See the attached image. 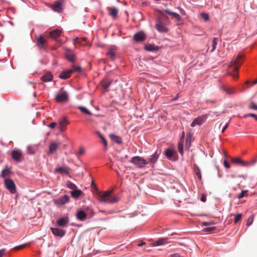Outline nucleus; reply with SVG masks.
Wrapping results in <instances>:
<instances>
[{
  "label": "nucleus",
  "instance_id": "a211bd4d",
  "mask_svg": "<svg viewBox=\"0 0 257 257\" xmlns=\"http://www.w3.org/2000/svg\"><path fill=\"white\" fill-rule=\"evenodd\" d=\"M107 10L109 15L113 18L115 19L117 17L118 13V10L115 7H108Z\"/></svg>",
  "mask_w": 257,
  "mask_h": 257
},
{
  "label": "nucleus",
  "instance_id": "a19ab883",
  "mask_svg": "<svg viewBox=\"0 0 257 257\" xmlns=\"http://www.w3.org/2000/svg\"><path fill=\"white\" fill-rule=\"evenodd\" d=\"M74 44H77L81 46H86V44H83L80 40L79 38L78 37H75L73 39Z\"/></svg>",
  "mask_w": 257,
  "mask_h": 257
},
{
  "label": "nucleus",
  "instance_id": "4d7b16f0",
  "mask_svg": "<svg viewBox=\"0 0 257 257\" xmlns=\"http://www.w3.org/2000/svg\"><path fill=\"white\" fill-rule=\"evenodd\" d=\"M80 40L83 44H86V45H87L88 42H87V39L86 38H85V37L81 38Z\"/></svg>",
  "mask_w": 257,
  "mask_h": 257
},
{
  "label": "nucleus",
  "instance_id": "7c9ffc66",
  "mask_svg": "<svg viewBox=\"0 0 257 257\" xmlns=\"http://www.w3.org/2000/svg\"><path fill=\"white\" fill-rule=\"evenodd\" d=\"M145 49L147 51L154 52L158 50V47L154 45L149 44L145 46Z\"/></svg>",
  "mask_w": 257,
  "mask_h": 257
},
{
  "label": "nucleus",
  "instance_id": "13d9d810",
  "mask_svg": "<svg viewBox=\"0 0 257 257\" xmlns=\"http://www.w3.org/2000/svg\"><path fill=\"white\" fill-rule=\"evenodd\" d=\"M224 166L226 168H230V165L228 163V162L226 160H224L223 162Z\"/></svg>",
  "mask_w": 257,
  "mask_h": 257
},
{
  "label": "nucleus",
  "instance_id": "bf43d9fd",
  "mask_svg": "<svg viewBox=\"0 0 257 257\" xmlns=\"http://www.w3.org/2000/svg\"><path fill=\"white\" fill-rule=\"evenodd\" d=\"M6 249L3 248L0 250V257H3L5 252H6Z\"/></svg>",
  "mask_w": 257,
  "mask_h": 257
},
{
  "label": "nucleus",
  "instance_id": "a878e982",
  "mask_svg": "<svg viewBox=\"0 0 257 257\" xmlns=\"http://www.w3.org/2000/svg\"><path fill=\"white\" fill-rule=\"evenodd\" d=\"M167 243V239L166 238H160L159 240L153 242L152 245L153 246H158L160 245H163Z\"/></svg>",
  "mask_w": 257,
  "mask_h": 257
},
{
  "label": "nucleus",
  "instance_id": "69168bd1",
  "mask_svg": "<svg viewBox=\"0 0 257 257\" xmlns=\"http://www.w3.org/2000/svg\"><path fill=\"white\" fill-rule=\"evenodd\" d=\"M228 123H227L223 127L222 130V133H223L225 130L227 128V127H228Z\"/></svg>",
  "mask_w": 257,
  "mask_h": 257
},
{
  "label": "nucleus",
  "instance_id": "a18cd8bd",
  "mask_svg": "<svg viewBox=\"0 0 257 257\" xmlns=\"http://www.w3.org/2000/svg\"><path fill=\"white\" fill-rule=\"evenodd\" d=\"M194 171L195 172V174L197 176L198 178H199V179L201 180V172H200L199 168L198 167H196L195 168Z\"/></svg>",
  "mask_w": 257,
  "mask_h": 257
},
{
  "label": "nucleus",
  "instance_id": "e2e57ef3",
  "mask_svg": "<svg viewBox=\"0 0 257 257\" xmlns=\"http://www.w3.org/2000/svg\"><path fill=\"white\" fill-rule=\"evenodd\" d=\"M179 254L178 253H175L173 254H170L169 257H179Z\"/></svg>",
  "mask_w": 257,
  "mask_h": 257
},
{
  "label": "nucleus",
  "instance_id": "c85d7f7f",
  "mask_svg": "<svg viewBox=\"0 0 257 257\" xmlns=\"http://www.w3.org/2000/svg\"><path fill=\"white\" fill-rule=\"evenodd\" d=\"M82 192L79 189H75L71 192L72 196L74 198H77L82 194Z\"/></svg>",
  "mask_w": 257,
  "mask_h": 257
},
{
  "label": "nucleus",
  "instance_id": "6e6552de",
  "mask_svg": "<svg viewBox=\"0 0 257 257\" xmlns=\"http://www.w3.org/2000/svg\"><path fill=\"white\" fill-rule=\"evenodd\" d=\"M12 157L17 162H20L23 160L22 153L20 150H15L12 152Z\"/></svg>",
  "mask_w": 257,
  "mask_h": 257
},
{
  "label": "nucleus",
  "instance_id": "6ab92c4d",
  "mask_svg": "<svg viewBox=\"0 0 257 257\" xmlns=\"http://www.w3.org/2000/svg\"><path fill=\"white\" fill-rule=\"evenodd\" d=\"M61 30L59 29H56L49 32L50 37L55 40L57 39L59 37H60L61 35Z\"/></svg>",
  "mask_w": 257,
  "mask_h": 257
},
{
  "label": "nucleus",
  "instance_id": "72a5a7b5",
  "mask_svg": "<svg viewBox=\"0 0 257 257\" xmlns=\"http://www.w3.org/2000/svg\"><path fill=\"white\" fill-rule=\"evenodd\" d=\"M66 58L70 62H73L75 60V55L71 53H68L66 55Z\"/></svg>",
  "mask_w": 257,
  "mask_h": 257
},
{
  "label": "nucleus",
  "instance_id": "c03bdc74",
  "mask_svg": "<svg viewBox=\"0 0 257 257\" xmlns=\"http://www.w3.org/2000/svg\"><path fill=\"white\" fill-rule=\"evenodd\" d=\"M27 153L30 155H33L35 153V151L32 146H28L27 148Z\"/></svg>",
  "mask_w": 257,
  "mask_h": 257
},
{
  "label": "nucleus",
  "instance_id": "c9c22d12",
  "mask_svg": "<svg viewBox=\"0 0 257 257\" xmlns=\"http://www.w3.org/2000/svg\"><path fill=\"white\" fill-rule=\"evenodd\" d=\"M10 173V169L8 167H6L2 171V177L6 178Z\"/></svg>",
  "mask_w": 257,
  "mask_h": 257
},
{
  "label": "nucleus",
  "instance_id": "052dcab7",
  "mask_svg": "<svg viewBox=\"0 0 257 257\" xmlns=\"http://www.w3.org/2000/svg\"><path fill=\"white\" fill-rule=\"evenodd\" d=\"M56 125V123L53 122L51 123L50 124H49L48 126L50 127L51 128H54Z\"/></svg>",
  "mask_w": 257,
  "mask_h": 257
},
{
  "label": "nucleus",
  "instance_id": "9d476101",
  "mask_svg": "<svg viewBox=\"0 0 257 257\" xmlns=\"http://www.w3.org/2000/svg\"><path fill=\"white\" fill-rule=\"evenodd\" d=\"M161 154V151H156L152 155L150 156V158L149 159V161H147L149 164H151L154 165L157 161L160 155Z\"/></svg>",
  "mask_w": 257,
  "mask_h": 257
},
{
  "label": "nucleus",
  "instance_id": "37998d69",
  "mask_svg": "<svg viewBox=\"0 0 257 257\" xmlns=\"http://www.w3.org/2000/svg\"><path fill=\"white\" fill-rule=\"evenodd\" d=\"M97 134L99 136V138L101 139L104 146L106 148L107 147L106 140L99 132H97Z\"/></svg>",
  "mask_w": 257,
  "mask_h": 257
},
{
  "label": "nucleus",
  "instance_id": "412c9836",
  "mask_svg": "<svg viewBox=\"0 0 257 257\" xmlns=\"http://www.w3.org/2000/svg\"><path fill=\"white\" fill-rule=\"evenodd\" d=\"M87 214L82 210L78 211L76 214L77 218L80 221H84L86 219Z\"/></svg>",
  "mask_w": 257,
  "mask_h": 257
},
{
  "label": "nucleus",
  "instance_id": "0e129e2a",
  "mask_svg": "<svg viewBox=\"0 0 257 257\" xmlns=\"http://www.w3.org/2000/svg\"><path fill=\"white\" fill-rule=\"evenodd\" d=\"M206 200V197L204 194H202L201 197V201L202 202H205Z\"/></svg>",
  "mask_w": 257,
  "mask_h": 257
},
{
  "label": "nucleus",
  "instance_id": "423d86ee",
  "mask_svg": "<svg viewBox=\"0 0 257 257\" xmlns=\"http://www.w3.org/2000/svg\"><path fill=\"white\" fill-rule=\"evenodd\" d=\"M64 3L63 0H58L57 1L54 2L53 4H49L48 6L50 8L53 9L55 11H57L58 12H61L63 8V5Z\"/></svg>",
  "mask_w": 257,
  "mask_h": 257
},
{
  "label": "nucleus",
  "instance_id": "f704fd0d",
  "mask_svg": "<svg viewBox=\"0 0 257 257\" xmlns=\"http://www.w3.org/2000/svg\"><path fill=\"white\" fill-rule=\"evenodd\" d=\"M222 89L224 91H225L226 93L228 94H231L234 93V90L233 88L230 87H226L223 86L222 87Z\"/></svg>",
  "mask_w": 257,
  "mask_h": 257
},
{
  "label": "nucleus",
  "instance_id": "ea45409f",
  "mask_svg": "<svg viewBox=\"0 0 257 257\" xmlns=\"http://www.w3.org/2000/svg\"><path fill=\"white\" fill-rule=\"evenodd\" d=\"M217 44V38H213L212 43V49L211 50V52H213L216 49V47Z\"/></svg>",
  "mask_w": 257,
  "mask_h": 257
},
{
  "label": "nucleus",
  "instance_id": "3c124183",
  "mask_svg": "<svg viewBox=\"0 0 257 257\" xmlns=\"http://www.w3.org/2000/svg\"><path fill=\"white\" fill-rule=\"evenodd\" d=\"M248 107L250 109H253L257 110V105H256L254 102H252L250 103L249 105L248 106Z\"/></svg>",
  "mask_w": 257,
  "mask_h": 257
},
{
  "label": "nucleus",
  "instance_id": "5701e85b",
  "mask_svg": "<svg viewBox=\"0 0 257 257\" xmlns=\"http://www.w3.org/2000/svg\"><path fill=\"white\" fill-rule=\"evenodd\" d=\"M156 28L159 32L161 33H165L168 31L167 28L160 22L156 25Z\"/></svg>",
  "mask_w": 257,
  "mask_h": 257
},
{
  "label": "nucleus",
  "instance_id": "603ef678",
  "mask_svg": "<svg viewBox=\"0 0 257 257\" xmlns=\"http://www.w3.org/2000/svg\"><path fill=\"white\" fill-rule=\"evenodd\" d=\"M247 116H251L254 117L257 120V115L254 113H248L244 115V117H246Z\"/></svg>",
  "mask_w": 257,
  "mask_h": 257
},
{
  "label": "nucleus",
  "instance_id": "473e14b6",
  "mask_svg": "<svg viewBox=\"0 0 257 257\" xmlns=\"http://www.w3.org/2000/svg\"><path fill=\"white\" fill-rule=\"evenodd\" d=\"M111 83V81L105 80L101 82V85L105 90L107 91V89Z\"/></svg>",
  "mask_w": 257,
  "mask_h": 257
},
{
  "label": "nucleus",
  "instance_id": "680f3d73",
  "mask_svg": "<svg viewBox=\"0 0 257 257\" xmlns=\"http://www.w3.org/2000/svg\"><path fill=\"white\" fill-rule=\"evenodd\" d=\"M178 9L182 15H185V11L182 8L178 7Z\"/></svg>",
  "mask_w": 257,
  "mask_h": 257
},
{
  "label": "nucleus",
  "instance_id": "f3484780",
  "mask_svg": "<svg viewBox=\"0 0 257 257\" xmlns=\"http://www.w3.org/2000/svg\"><path fill=\"white\" fill-rule=\"evenodd\" d=\"M61 145V143H57L55 142H52L50 143L49 147V152L50 154H53L57 150L58 147Z\"/></svg>",
  "mask_w": 257,
  "mask_h": 257
},
{
  "label": "nucleus",
  "instance_id": "b1692460",
  "mask_svg": "<svg viewBox=\"0 0 257 257\" xmlns=\"http://www.w3.org/2000/svg\"><path fill=\"white\" fill-rule=\"evenodd\" d=\"M72 73V70H68L62 72L59 75V77L62 79H66L68 78Z\"/></svg>",
  "mask_w": 257,
  "mask_h": 257
},
{
  "label": "nucleus",
  "instance_id": "338daca9",
  "mask_svg": "<svg viewBox=\"0 0 257 257\" xmlns=\"http://www.w3.org/2000/svg\"><path fill=\"white\" fill-rule=\"evenodd\" d=\"M145 244V242H142V243H139V244H138V245L141 246H143V245H144Z\"/></svg>",
  "mask_w": 257,
  "mask_h": 257
},
{
  "label": "nucleus",
  "instance_id": "1a4fd4ad",
  "mask_svg": "<svg viewBox=\"0 0 257 257\" xmlns=\"http://www.w3.org/2000/svg\"><path fill=\"white\" fill-rule=\"evenodd\" d=\"M54 172L61 174L68 175L70 172V168L66 166H63L56 168L54 170Z\"/></svg>",
  "mask_w": 257,
  "mask_h": 257
},
{
  "label": "nucleus",
  "instance_id": "ddd939ff",
  "mask_svg": "<svg viewBox=\"0 0 257 257\" xmlns=\"http://www.w3.org/2000/svg\"><path fill=\"white\" fill-rule=\"evenodd\" d=\"M51 230L54 235L59 237H63L66 233L64 230L58 228L51 227Z\"/></svg>",
  "mask_w": 257,
  "mask_h": 257
},
{
  "label": "nucleus",
  "instance_id": "2eb2a0df",
  "mask_svg": "<svg viewBox=\"0 0 257 257\" xmlns=\"http://www.w3.org/2000/svg\"><path fill=\"white\" fill-rule=\"evenodd\" d=\"M176 154V151L171 149H167L165 152V155L167 158L170 160H174L173 157Z\"/></svg>",
  "mask_w": 257,
  "mask_h": 257
},
{
  "label": "nucleus",
  "instance_id": "4c0bfd02",
  "mask_svg": "<svg viewBox=\"0 0 257 257\" xmlns=\"http://www.w3.org/2000/svg\"><path fill=\"white\" fill-rule=\"evenodd\" d=\"M66 186L69 189H72L73 190L77 188L76 185L71 182H67L66 183Z\"/></svg>",
  "mask_w": 257,
  "mask_h": 257
},
{
  "label": "nucleus",
  "instance_id": "e433bc0d",
  "mask_svg": "<svg viewBox=\"0 0 257 257\" xmlns=\"http://www.w3.org/2000/svg\"><path fill=\"white\" fill-rule=\"evenodd\" d=\"M78 108L83 113L86 114H88V115H91V112L88 110L86 107H83V106H78Z\"/></svg>",
  "mask_w": 257,
  "mask_h": 257
},
{
  "label": "nucleus",
  "instance_id": "cd10ccee",
  "mask_svg": "<svg viewBox=\"0 0 257 257\" xmlns=\"http://www.w3.org/2000/svg\"><path fill=\"white\" fill-rule=\"evenodd\" d=\"M109 137L113 141L117 144H120L122 143L121 138L119 136L111 134L109 135Z\"/></svg>",
  "mask_w": 257,
  "mask_h": 257
},
{
  "label": "nucleus",
  "instance_id": "58836bf2",
  "mask_svg": "<svg viewBox=\"0 0 257 257\" xmlns=\"http://www.w3.org/2000/svg\"><path fill=\"white\" fill-rule=\"evenodd\" d=\"M248 195V190H243L237 195V198L239 199L242 198L245 196H247Z\"/></svg>",
  "mask_w": 257,
  "mask_h": 257
},
{
  "label": "nucleus",
  "instance_id": "bb28decb",
  "mask_svg": "<svg viewBox=\"0 0 257 257\" xmlns=\"http://www.w3.org/2000/svg\"><path fill=\"white\" fill-rule=\"evenodd\" d=\"M46 42V40L44 38L42 35L40 36L37 39V44L40 48H43Z\"/></svg>",
  "mask_w": 257,
  "mask_h": 257
},
{
  "label": "nucleus",
  "instance_id": "c756f323",
  "mask_svg": "<svg viewBox=\"0 0 257 257\" xmlns=\"http://www.w3.org/2000/svg\"><path fill=\"white\" fill-rule=\"evenodd\" d=\"M183 143L184 139L182 138L179 141L178 145V151L182 156L183 155Z\"/></svg>",
  "mask_w": 257,
  "mask_h": 257
},
{
  "label": "nucleus",
  "instance_id": "f257e3e1",
  "mask_svg": "<svg viewBox=\"0 0 257 257\" xmlns=\"http://www.w3.org/2000/svg\"><path fill=\"white\" fill-rule=\"evenodd\" d=\"M91 187L94 188L96 192L98 197V200L102 203H114L118 201V199L115 197L112 196V191L107 190L106 191H99L93 180H92Z\"/></svg>",
  "mask_w": 257,
  "mask_h": 257
},
{
  "label": "nucleus",
  "instance_id": "9b49d317",
  "mask_svg": "<svg viewBox=\"0 0 257 257\" xmlns=\"http://www.w3.org/2000/svg\"><path fill=\"white\" fill-rule=\"evenodd\" d=\"M146 38V35L141 31L137 33L134 35V39L137 42L144 41L145 40Z\"/></svg>",
  "mask_w": 257,
  "mask_h": 257
},
{
  "label": "nucleus",
  "instance_id": "774afa93",
  "mask_svg": "<svg viewBox=\"0 0 257 257\" xmlns=\"http://www.w3.org/2000/svg\"><path fill=\"white\" fill-rule=\"evenodd\" d=\"M178 97H179V94H178L176 95V97H175V98H174L172 100V101L176 100L178 98Z\"/></svg>",
  "mask_w": 257,
  "mask_h": 257
},
{
  "label": "nucleus",
  "instance_id": "39448f33",
  "mask_svg": "<svg viewBox=\"0 0 257 257\" xmlns=\"http://www.w3.org/2000/svg\"><path fill=\"white\" fill-rule=\"evenodd\" d=\"M5 185L6 188L12 193L14 194L16 192V186L14 182L10 179H6L5 180Z\"/></svg>",
  "mask_w": 257,
  "mask_h": 257
},
{
  "label": "nucleus",
  "instance_id": "6e6d98bb",
  "mask_svg": "<svg viewBox=\"0 0 257 257\" xmlns=\"http://www.w3.org/2000/svg\"><path fill=\"white\" fill-rule=\"evenodd\" d=\"M84 152H85L84 149L82 147H80L79 149L78 154L79 155H82L84 153Z\"/></svg>",
  "mask_w": 257,
  "mask_h": 257
},
{
  "label": "nucleus",
  "instance_id": "4be33fe9",
  "mask_svg": "<svg viewBox=\"0 0 257 257\" xmlns=\"http://www.w3.org/2000/svg\"><path fill=\"white\" fill-rule=\"evenodd\" d=\"M53 79V75L50 72H47L41 77V79L44 82L51 81Z\"/></svg>",
  "mask_w": 257,
  "mask_h": 257
},
{
  "label": "nucleus",
  "instance_id": "f8f14e48",
  "mask_svg": "<svg viewBox=\"0 0 257 257\" xmlns=\"http://www.w3.org/2000/svg\"><path fill=\"white\" fill-rule=\"evenodd\" d=\"M69 201V197L65 195L62 197H60L55 201V203L58 205H62Z\"/></svg>",
  "mask_w": 257,
  "mask_h": 257
},
{
  "label": "nucleus",
  "instance_id": "f03ea898",
  "mask_svg": "<svg viewBox=\"0 0 257 257\" xmlns=\"http://www.w3.org/2000/svg\"><path fill=\"white\" fill-rule=\"evenodd\" d=\"M242 59L243 56L239 54L232 60L229 65V67H233V70L234 72H236V73L235 74H231V73H229V74L231 75L234 78H238V77L237 74L238 66L242 64Z\"/></svg>",
  "mask_w": 257,
  "mask_h": 257
},
{
  "label": "nucleus",
  "instance_id": "8fccbe9b",
  "mask_svg": "<svg viewBox=\"0 0 257 257\" xmlns=\"http://www.w3.org/2000/svg\"><path fill=\"white\" fill-rule=\"evenodd\" d=\"M201 17L206 22L209 20V16L207 14L202 13L201 14Z\"/></svg>",
  "mask_w": 257,
  "mask_h": 257
},
{
  "label": "nucleus",
  "instance_id": "4468645a",
  "mask_svg": "<svg viewBox=\"0 0 257 257\" xmlns=\"http://www.w3.org/2000/svg\"><path fill=\"white\" fill-rule=\"evenodd\" d=\"M69 221V218L65 217L58 219L56 221V223L60 227H65L68 224Z\"/></svg>",
  "mask_w": 257,
  "mask_h": 257
},
{
  "label": "nucleus",
  "instance_id": "864d4df0",
  "mask_svg": "<svg viewBox=\"0 0 257 257\" xmlns=\"http://www.w3.org/2000/svg\"><path fill=\"white\" fill-rule=\"evenodd\" d=\"M27 244L26 243V244H22L21 245L17 246L14 248V249L16 250L21 249L23 248L24 247H25L27 245Z\"/></svg>",
  "mask_w": 257,
  "mask_h": 257
},
{
  "label": "nucleus",
  "instance_id": "09e8293b",
  "mask_svg": "<svg viewBox=\"0 0 257 257\" xmlns=\"http://www.w3.org/2000/svg\"><path fill=\"white\" fill-rule=\"evenodd\" d=\"M216 227L212 226V227H205L203 229V231L205 232H212L213 230L215 229Z\"/></svg>",
  "mask_w": 257,
  "mask_h": 257
},
{
  "label": "nucleus",
  "instance_id": "7ed1b4c3",
  "mask_svg": "<svg viewBox=\"0 0 257 257\" xmlns=\"http://www.w3.org/2000/svg\"><path fill=\"white\" fill-rule=\"evenodd\" d=\"M131 162L138 168H143L145 165L148 164V162L146 160L140 156L134 157Z\"/></svg>",
  "mask_w": 257,
  "mask_h": 257
},
{
  "label": "nucleus",
  "instance_id": "dca6fc26",
  "mask_svg": "<svg viewBox=\"0 0 257 257\" xmlns=\"http://www.w3.org/2000/svg\"><path fill=\"white\" fill-rule=\"evenodd\" d=\"M68 124V121L65 117L62 118L59 121V130L60 132H64Z\"/></svg>",
  "mask_w": 257,
  "mask_h": 257
},
{
  "label": "nucleus",
  "instance_id": "2f4dec72",
  "mask_svg": "<svg viewBox=\"0 0 257 257\" xmlns=\"http://www.w3.org/2000/svg\"><path fill=\"white\" fill-rule=\"evenodd\" d=\"M232 162L234 163V164H239L242 166H245L247 164L246 162H244L239 158L232 159Z\"/></svg>",
  "mask_w": 257,
  "mask_h": 257
},
{
  "label": "nucleus",
  "instance_id": "79ce46f5",
  "mask_svg": "<svg viewBox=\"0 0 257 257\" xmlns=\"http://www.w3.org/2000/svg\"><path fill=\"white\" fill-rule=\"evenodd\" d=\"M70 70H72L73 72H80L81 71V68L79 66H75L74 65H72V69H70Z\"/></svg>",
  "mask_w": 257,
  "mask_h": 257
},
{
  "label": "nucleus",
  "instance_id": "49530a36",
  "mask_svg": "<svg viewBox=\"0 0 257 257\" xmlns=\"http://www.w3.org/2000/svg\"><path fill=\"white\" fill-rule=\"evenodd\" d=\"M242 215L240 213H237L235 215L234 217V223H236L241 218Z\"/></svg>",
  "mask_w": 257,
  "mask_h": 257
},
{
  "label": "nucleus",
  "instance_id": "5fc2aeb1",
  "mask_svg": "<svg viewBox=\"0 0 257 257\" xmlns=\"http://www.w3.org/2000/svg\"><path fill=\"white\" fill-rule=\"evenodd\" d=\"M213 222L212 221L209 222H203L202 223V225L204 226H207L211 224H213Z\"/></svg>",
  "mask_w": 257,
  "mask_h": 257
},
{
  "label": "nucleus",
  "instance_id": "20e7f679",
  "mask_svg": "<svg viewBox=\"0 0 257 257\" xmlns=\"http://www.w3.org/2000/svg\"><path fill=\"white\" fill-rule=\"evenodd\" d=\"M55 98L58 102L66 101L68 99V93L63 90V88H62L60 90V92L56 95Z\"/></svg>",
  "mask_w": 257,
  "mask_h": 257
},
{
  "label": "nucleus",
  "instance_id": "de8ad7c7",
  "mask_svg": "<svg viewBox=\"0 0 257 257\" xmlns=\"http://www.w3.org/2000/svg\"><path fill=\"white\" fill-rule=\"evenodd\" d=\"M253 221V216H250L248 218V219H247V221H246V225H247V226H249V225H250L252 224V223Z\"/></svg>",
  "mask_w": 257,
  "mask_h": 257
},
{
  "label": "nucleus",
  "instance_id": "aec40b11",
  "mask_svg": "<svg viewBox=\"0 0 257 257\" xmlns=\"http://www.w3.org/2000/svg\"><path fill=\"white\" fill-rule=\"evenodd\" d=\"M116 50V47L111 46L107 52V55L112 60L115 58V51Z\"/></svg>",
  "mask_w": 257,
  "mask_h": 257
},
{
  "label": "nucleus",
  "instance_id": "0eeeda50",
  "mask_svg": "<svg viewBox=\"0 0 257 257\" xmlns=\"http://www.w3.org/2000/svg\"><path fill=\"white\" fill-rule=\"evenodd\" d=\"M207 117V116L206 114L198 116L193 120L191 124V126L192 127H194L196 125H201L205 121Z\"/></svg>",
  "mask_w": 257,
  "mask_h": 257
},
{
  "label": "nucleus",
  "instance_id": "393cba45",
  "mask_svg": "<svg viewBox=\"0 0 257 257\" xmlns=\"http://www.w3.org/2000/svg\"><path fill=\"white\" fill-rule=\"evenodd\" d=\"M165 12L167 13L168 14L172 16L173 18H175L178 22H180L181 20V17L179 16V14L172 12L169 10L168 9H166L165 10Z\"/></svg>",
  "mask_w": 257,
  "mask_h": 257
}]
</instances>
